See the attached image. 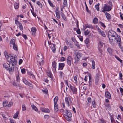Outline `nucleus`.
Wrapping results in <instances>:
<instances>
[{
    "label": "nucleus",
    "mask_w": 123,
    "mask_h": 123,
    "mask_svg": "<svg viewBox=\"0 0 123 123\" xmlns=\"http://www.w3.org/2000/svg\"><path fill=\"white\" fill-rule=\"evenodd\" d=\"M117 34L116 33L112 30H109L108 33V36L110 42H112L114 40V39L115 38Z\"/></svg>",
    "instance_id": "nucleus-1"
},
{
    "label": "nucleus",
    "mask_w": 123,
    "mask_h": 123,
    "mask_svg": "<svg viewBox=\"0 0 123 123\" xmlns=\"http://www.w3.org/2000/svg\"><path fill=\"white\" fill-rule=\"evenodd\" d=\"M66 114L64 115L65 118L68 121H71V117H72V114L71 112L69 110H66L65 111Z\"/></svg>",
    "instance_id": "nucleus-2"
},
{
    "label": "nucleus",
    "mask_w": 123,
    "mask_h": 123,
    "mask_svg": "<svg viewBox=\"0 0 123 123\" xmlns=\"http://www.w3.org/2000/svg\"><path fill=\"white\" fill-rule=\"evenodd\" d=\"M10 61L9 62L11 64L12 66L17 64V61L15 57L11 56L10 57Z\"/></svg>",
    "instance_id": "nucleus-3"
},
{
    "label": "nucleus",
    "mask_w": 123,
    "mask_h": 123,
    "mask_svg": "<svg viewBox=\"0 0 123 123\" xmlns=\"http://www.w3.org/2000/svg\"><path fill=\"white\" fill-rule=\"evenodd\" d=\"M104 44V43H103L101 40H99L98 43V47L100 53H101L102 52V50L100 48L102 47Z\"/></svg>",
    "instance_id": "nucleus-4"
},
{
    "label": "nucleus",
    "mask_w": 123,
    "mask_h": 123,
    "mask_svg": "<svg viewBox=\"0 0 123 123\" xmlns=\"http://www.w3.org/2000/svg\"><path fill=\"white\" fill-rule=\"evenodd\" d=\"M116 36H117V37H116V36L115 38L114 39V40L115 39L116 40L117 43H118L119 44V46L120 47L121 46V43L120 37L118 35H117Z\"/></svg>",
    "instance_id": "nucleus-5"
},
{
    "label": "nucleus",
    "mask_w": 123,
    "mask_h": 123,
    "mask_svg": "<svg viewBox=\"0 0 123 123\" xmlns=\"http://www.w3.org/2000/svg\"><path fill=\"white\" fill-rule=\"evenodd\" d=\"M73 58L70 56L68 57L67 59V62L69 66L71 65V62L73 61Z\"/></svg>",
    "instance_id": "nucleus-6"
},
{
    "label": "nucleus",
    "mask_w": 123,
    "mask_h": 123,
    "mask_svg": "<svg viewBox=\"0 0 123 123\" xmlns=\"http://www.w3.org/2000/svg\"><path fill=\"white\" fill-rule=\"evenodd\" d=\"M71 99L69 97H66L65 98V100L66 102V103L67 104L68 106H69L70 105L69 101L71 103Z\"/></svg>",
    "instance_id": "nucleus-7"
},
{
    "label": "nucleus",
    "mask_w": 123,
    "mask_h": 123,
    "mask_svg": "<svg viewBox=\"0 0 123 123\" xmlns=\"http://www.w3.org/2000/svg\"><path fill=\"white\" fill-rule=\"evenodd\" d=\"M70 87L74 94H76L77 93V90L76 88L71 85H70Z\"/></svg>",
    "instance_id": "nucleus-8"
},
{
    "label": "nucleus",
    "mask_w": 123,
    "mask_h": 123,
    "mask_svg": "<svg viewBox=\"0 0 123 123\" xmlns=\"http://www.w3.org/2000/svg\"><path fill=\"white\" fill-rule=\"evenodd\" d=\"M104 9L106 11H109L111 9V7L109 5L106 4H105L104 7Z\"/></svg>",
    "instance_id": "nucleus-9"
},
{
    "label": "nucleus",
    "mask_w": 123,
    "mask_h": 123,
    "mask_svg": "<svg viewBox=\"0 0 123 123\" xmlns=\"http://www.w3.org/2000/svg\"><path fill=\"white\" fill-rule=\"evenodd\" d=\"M42 56H40V58L41 59H37V62L40 66L43 65L44 63V61H43V59H42Z\"/></svg>",
    "instance_id": "nucleus-10"
},
{
    "label": "nucleus",
    "mask_w": 123,
    "mask_h": 123,
    "mask_svg": "<svg viewBox=\"0 0 123 123\" xmlns=\"http://www.w3.org/2000/svg\"><path fill=\"white\" fill-rule=\"evenodd\" d=\"M15 23L17 25H18L20 28V29L22 31L23 30V28L22 24L19 22L18 20H15Z\"/></svg>",
    "instance_id": "nucleus-11"
},
{
    "label": "nucleus",
    "mask_w": 123,
    "mask_h": 123,
    "mask_svg": "<svg viewBox=\"0 0 123 123\" xmlns=\"http://www.w3.org/2000/svg\"><path fill=\"white\" fill-rule=\"evenodd\" d=\"M10 67V65H9L8 63H4L3 65V67L5 68L6 69L8 70H9V67Z\"/></svg>",
    "instance_id": "nucleus-12"
},
{
    "label": "nucleus",
    "mask_w": 123,
    "mask_h": 123,
    "mask_svg": "<svg viewBox=\"0 0 123 123\" xmlns=\"http://www.w3.org/2000/svg\"><path fill=\"white\" fill-rule=\"evenodd\" d=\"M105 96L109 99H110L111 98V96L109 92L108 91H106L105 93Z\"/></svg>",
    "instance_id": "nucleus-13"
},
{
    "label": "nucleus",
    "mask_w": 123,
    "mask_h": 123,
    "mask_svg": "<svg viewBox=\"0 0 123 123\" xmlns=\"http://www.w3.org/2000/svg\"><path fill=\"white\" fill-rule=\"evenodd\" d=\"M55 45L54 44H51L50 47L53 52L56 50V48L55 47Z\"/></svg>",
    "instance_id": "nucleus-14"
},
{
    "label": "nucleus",
    "mask_w": 123,
    "mask_h": 123,
    "mask_svg": "<svg viewBox=\"0 0 123 123\" xmlns=\"http://www.w3.org/2000/svg\"><path fill=\"white\" fill-rule=\"evenodd\" d=\"M75 54L76 55V57L80 58L81 57L82 54L80 53L79 52H75Z\"/></svg>",
    "instance_id": "nucleus-15"
},
{
    "label": "nucleus",
    "mask_w": 123,
    "mask_h": 123,
    "mask_svg": "<svg viewBox=\"0 0 123 123\" xmlns=\"http://www.w3.org/2000/svg\"><path fill=\"white\" fill-rule=\"evenodd\" d=\"M31 30L32 35L35 36L36 31V28L35 27H32L31 28Z\"/></svg>",
    "instance_id": "nucleus-16"
},
{
    "label": "nucleus",
    "mask_w": 123,
    "mask_h": 123,
    "mask_svg": "<svg viewBox=\"0 0 123 123\" xmlns=\"http://www.w3.org/2000/svg\"><path fill=\"white\" fill-rule=\"evenodd\" d=\"M42 111L44 112L49 113L50 112L49 110L47 108H42Z\"/></svg>",
    "instance_id": "nucleus-17"
},
{
    "label": "nucleus",
    "mask_w": 123,
    "mask_h": 123,
    "mask_svg": "<svg viewBox=\"0 0 123 123\" xmlns=\"http://www.w3.org/2000/svg\"><path fill=\"white\" fill-rule=\"evenodd\" d=\"M64 64L60 63L59 64V68L60 69L62 70L63 69V68L64 66Z\"/></svg>",
    "instance_id": "nucleus-18"
},
{
    "label": "nucleus",
    "mask_w": 123,
    "mask_h": 123,
    "mask_svg": "<svg viewBox=\"0 0 123 123\" xmlns=\"http://www.w3.org/2000/svg\"><path fill=\"white\" fill-rule=\"evenodd\" d=\"M32 108L36 111H38V109L34 105L31 104Z\"/></svg>",
    "instance_id": "nucleus-19"
},
{
    "label": "nucleus",
    "mask_w": 123,
    "mask_h": 123,
    "mask_svg": "<svg viewBox=\"0 0 123 123\" xmlns=\"http://www.w3.org/2000/svg\"><path fill=\"white\" fill-rule=\"evenodd\" d=\"M106 17L108 20L110 19L111 18V17L110 14L106 13L105 14Z\"/></svg>",
    "instance_id": "nucleus-20"
},
{
    "label": "nucleus",
    "mask_w": 123,
    "mask_h": 123,
    "mask_svg": "<svg viewBox=\"0 0 123 123\" xmlns=\"http://www.w3.org/2000/svg\"><path fill=\"white\" fill-rule=\"evenodd\" d=\"M105 108L106 109L108 110H110L111 108V105L110 104H108L105 105Z\"/></svg>",
    "instance_id": "nucleus-21"
},
{
    "label": "nucleus",
    "mask_w": 123,
    "mask_h": 123,
    "mask_svg": "<svg viewBox=\"0 0 123 123\" xmlns=\"http://www.w3.org/2000/svg\"><path fill=\"white\" fill-rule=\"evenodd\" d=\"M47 75L49 77L51 78L52 74L50 71H48L46 72Z\"/></svg>",
    "instance_id": "nucleus-22"
},
{
    "label": "nucleus",
    "mask_w": 123,
    "mask_h": 123,
    "mask_svg": "<svg viewBox=\"0 0 123 123\" xmlns=\"http://www.w3.org/2000/svg\"><path fill=\"white\" fill-rule=\"evenodd\" d=\"M107 51L110 55H112V49L111 48H108L107 49Z\"/></svg>",
    "instance_id": "nucleus-23"
},
{
    "label": "nucleus",
    "mask_w": 123,
    "mask_h": 123,
    "mask_svg": "<svg viewBox=\"0 0 123 123\" xmlns=\"http://www.w3.org/2000/svg\"><path fill=\"white\" fill-rule=\"evenodd\" d=\"M56 16L58 18H60V14L58 10L56 11Z\"/></svg>",
    "instance_id": "nucleus-24"
},
{
    "label": "nucleus",
    "mask_w": 123,
    "mask_h": 123,
    "mask_svg": "<svg viewBox=\"0 0 123 123\" xmlns=\"http://www.w3.org/2000/svg\"><path fill=\"white\" fill-rule=\"evenodd\" d=\"M18 111H17L14 114L13 116V118L15 119L17 118L18 117Z\"/></svg>",
    "instance_id": "nucleus-25"
},
{
    "label": "nucleus",
    "mask_w": 123,
    "mask_h": 123,
    "mask_svg": "<svg viewBox=\"0 0 123 123\" xmlns=\"http://www.w3.org/2000/svg\"><path fill=\"white\" fill-rule=\"evenodd\" d=\"M58 97L57 96L55 97L54 99V103L57 104V103L58 100Z\"/></svg>",
    "instance_id": "nucleus-26"
},
{
    "label": "nucleus",
    "mask_w": 123,
    "mask_h": 123,
    "mask_svg": "<svg viewBox=\"0 0 123 123\" xmlns=\"http://www.w3.org/2000/svg\"><path fill=\"white\" fill-rule=\"evenodd\" d=\"M56 63L54 61L52 62V66L55 69H56Z\"/></svg>",
    "instance_id": "nucleus-27"
},
{
    "label": "nucleus",
    "mask_w": 123,
    "mask_h": 123,
    "mask_svg": "<svg viewBox=\"0 0 123 123\" xmlns=\"http://www.w3.org/2000/svg\"><path fill=\"white\" fill-rule=\"evenodd\" d=\"M23 81L25 84L26 85L27 84L29 83L27 80L25 78L23 79Z\"/></svg>",
    "instance_id": "nucleus-28"
},
{
    "label": "nucleus",
    "mask_w": 123,
    "mask_h": 123,
    "mask_svg": "<svg viewBox=\"0 0 123 123\" xmlns=\"http://www.w3.org/2000/svg\"><path fill=\"white\" fill-rule=\"evenodd\" d=\"M37 59H41L40 58V56H42V59H43V55L41 54H39L38 55H37Z\"/></svg>",
    "instance_id": "nucleus-29"
},
{
    "label": "nucleus",
    "mask_w": 123,
    "mask_h": 123,
    "mask_svg": "<svg viewBox=\"0 0 123 123\" xmlns=\"http://www.w3.org/2000/svg\"><path fill=\"white\" fill-rule=\"evenodd\" d=\"M92 68L93 69H94L95 68V62L94 60H93L92 61Z\"/></svg>",
    "instance_id": "nucleus-30"
},
{
    "label": "nucleus",
    "mask_w": 123,
    "mask_h": 123,
    "mask_svg": "<svg viewBox=\"0 0 123 123\" xmlns=\"http://www.w3.org/2000/svg\"><path fill=\"white\" fill-rule=\"evenodd\" d=\"M5 56L6 59H8L9 57V55L7 54V53L6 51H5L4 52Z\"/></svg>",
    "instance_id": "nucleus-31"
},
{
    "label": "nucleus",
    "mask_w": 123,
    "mask_h": 123,
    "mask_svg": "<svg viewBox=\"0 0 123 123\" xmlns=\"http://www.w3.org/2000/svg\"><path fill=\"white\" fill-rule=\"evenodd\" d=\"M14 67L13 66V67H10L9 68V70H8L10 72H12L14 71Z\"/></svg>",
    "instance_id": "nucleus-32"
},
{
    "label": "nucleus",
    "mask_w": 123,
    "mask_h": 123,
    "mask_svg": "<svg viewBox=\"0 0 123 123\" xmlns=\"http://www.w3.org/2000/svg\"><path fill=\"white\" fill-rule=\"evenodd\" d=\"M13 48L14 50L17 51L18 50V46L17 45L15 44L13 45Z\"/></svg>",
    "instance_id": "nucleus-33"
},
{
    "label": "nucleus",
    "mask_w": 123,
    "mask_h": 123,
    "mask_svg": "<svg viewBox=\"0 0 123 123\" xmlns=\"http://www.w3.org/2000/svg\"><path fill=\"white\" fill-rule=\"evenodd\" d=\"M14 6L15 8L16 9H17L19 8V5L18 3H16L14 4Z\"/></svg>",
    "instance_id": "nucleus-34"
},
{
    "label": "nucleus",
    "mask_w": 123,
    "mask_h": 123,
    "mask_svg": "<svg viewBox=\"0 0 123 123\" xmlns=\"http://www.w3.org/2000/svg\"><path fill=\"white\" fill-rule=\"evenodd\" d=\"M10 43L13 45L15 44V40L13 39H11L10 41Z\"/></svg>",
    "instance_id": "nucleus-35"
},
{
    "label": "nucleus",
    "mask_w": 123,
    "mask_h": 123,
    "mask_svg": "<svg viewBox=\"0 0 123 123\" xmlns=\"http://www.w3.org/2000/svg\"><path fill=\"white\" fill-rule=\"evenodd\" d=\"M80 58L77 57H75V63H78L79 61Z\"/></svg>",
    "instance_id": "nucleus-36"
},
{
    "label": "nucleus",
    "mask_w": 123,
    "mask_h": 123,
    "mask_svg": "<svg viewBox=\"0 0 123 123\" xmlns=\"http://www.w3.org/2000/svg\"><path fill=\"white\" fill-rule=\"evenodd\" d=\"M62 14L61 16H62L63 18L65 20H66V17L65 16V15L62 12L61 13Z\"/></svg>",
    "instance_id": "nucleus-37"
},
{
    "label": "nucleus",
    "mask_w": 123,
    "mask_h": 123,
    "mask_svg": "<svg viewBox=\"0 0 123 123\" xmlns=\"http://www.w3.org/2000/svg\"><path fill=\"white\" fill-rule=\"evenodd\" d=\"M98 20L97 18H94L93 20V22L95 23H96L98 22Z\"/></svg>",
    "instance_id": "nucleus-38"
},
{
    "label": "nucleus",
    "mask_w": 123,
    "mask_h": 123,
    "mask_svg": "<svg viewBox=\"0 0 123 123\" xmlns=\"http://www.w3.org/2000/svg\"><path fill=\"white\" fill-rule=\"evenodd\" d=\"M22 110L23 111L26 110V108L25 104H23L22 105Z\"/></svg>",
    "instance_id": "nucleus-39"
},
{
    "label": "nucleus",
    "mask_w": 123,
    "mask_h": 123,
    "mask_svg": "<svg viewBox=\"0 0 123 123\" xmlns=\"http://www.w3.org/2000/svg\"><path fill=\"white\" fill-rule=\"evenodd\" d=\"M99 4L98 3L97 4L95 5V7L98 11H99Z\"/></svg>",
    "instance_id": "nucleus-40"
},
{
    "label": "nucleus",
    "mask_w": 123,
    "mask_h": 123,
    "mask_svg": "<svg viewBox=\"0 0 123 123\" xmlns=\"http://www.w3.org/2000/svg\"><path fill=\"white\" fill-rule=\"evenodd\" d=\"M27 85H28V86L30 87V89H32L33 88V86L31 83L29 82Z\"/></svg>",
    "instance_id": "nucleus-41"
},
{
    "label": "nucleus",
    "mask_w": 123,
    "mask_h": 123,
    "mask_svg": "<svg viewBox=\"0 0 123 123\" xmlns=\"http://www.w3.org/2000/svg\"><path fill=\"white\" fill-rule=\"evenodd\" d=\"M90 32V31L87 30L84 32V33L85 35H88Z\"/></svg>",
    "instance_id": "nucleus-42"
},
{
    "label": "nucleus",
    "mask_w": 123,
    "mask_h": 123,
    "mask_svg": "<svg viewBox=\"0 0 123 123\" xmlns=\"http://www.w3.org/2000/svg\"><path fill=\"white\" fill-rule=\"evenodd\" d=\"M42 91L45 94H47L48 93V90L47 89H45V90H42Z\"/></svg>",
    "instance_id": "nucleus-43"
},
{
    "label": "nucleus",
    "mask_w": 123,
    "mask_h": 123,
    "mask_svg": "<svg viewBox=\"0 0 123 123\" xmlns=\"http://www.w3.org/2000/svg\"><path fill=\"white\" fill-rule=\"evenodd\" d=\"M100 34L104 37H106L105 35V34L104 32L103 31L101 32H100Z\"/></svg>",
    "instance_id": "nucleus-44"
},
{
    "label": "nucleus",
    "mask_w": 123,
    "mask_h": 123,
    "mask_svg": "<svg viewBox=\"0 0 123 123\" xmlns=\"http://www.w3.org/2000/svg\"><path fill=\"white\" fill-rule=\"evenodd\" d=\"M85 6H86V10L87 12H88L89 13V12H90L89 11V10H88L87 6V5L86 4L85 2Z\"/></svg>",
    "instance_id": "nucleus-45"
},
{
    "label": "nucleus",
    "mask_w": 123,
    "mask_h": 123,
    "mask_svg": "<svg viewBox=\"0 0 123 123\" xmlns=\"http://www.w3.org/2000/svg\"><path fill=\"white\" fill-rule=\"evenodd\" d=\"M13 103L12 102H10L7 105V106L8 107H10L12 105H13Z\"/></svg>",
    "instance_id": "nucleus-46"
},
{
    "label": "nucleus",
    "mask_w": 123,
    "mask_h": 123,
    "mask_svg": "<svg viewBox=\"0 0 123 123\" xmlns=\"http://www.w3.org/2000/svg\"><path fill=\"white\" fill-rule=\"evenodd\" d=\"M37 4L41 8H42V5L41 3L39 1H37Z\"/></svg>",
    "instance_id": "nucleus-47"
},
{
    "label": "nucleus",
    "mask_w": 123,
    "mask_h": 123,
    "mask_svg": "<svg viewBox=\"0 0 123 123\" xmlns=\"http://www.w3.org/2000/svg\"><path fill=\"white\" fill-rule=\"evenodd\" d=\"M22 35L23 36L25 40H26L27 39V38L26 35L25 34H22Z\"/></svg>",
    "instance_id": "nucleus-48"
},
{
    "label": "nucleus",
    "mask_w": 123,
    "mask_h": 123,
    "mask_svg": "<svg viewBox=\"0 0 123 123\" xmlns=\"http://www.w3.org/2000/svg\"><path fill=\"white\" fill-rule=\"evenodd\" d=\"M73 78L74 80L75 81V83H77V77L76 76H74L73 77Z\"/></svg>",
    "instance_id": "nucleus-49"
},
{
    "label": "nucleus",
    "mask_w": 123,
    "mask_h": 123,
    "mask_svg": "<svg viewBox=\"0 0 123 123\" xmlns=\"http://www.w3.org/2000/svg\"><path fill=\"white\" fill-rule=\"evenodd\" d=\"M8 102H7L5 101L4 102L3 104V106H6L7 105Z\"/></svg>",
    "instance_id": "nucleus-50"
},
{
    "label": "nucleus",
    "mask_w": 123,
    "mask_h": 123,
    "mask_svg": "<svg viewBox=\"0 0 123 123\" xmlns=\"http://www.w3.org/2000/svg\"><path fill=\"white\" fill-rule=\"evenodd\" d=\"M99 75L98 74H96V80L98 81L99 80L98 78L99 77Z\"/></svg>",
    "instance_id": "nucleus-51"
},
{
    "label": "nucleus",
    "mask_w": 123,
    "mask_h": 123,
    "mask_svg": "<svg viewBox=\"0 0 123 123\" xmlns=\"http://www.w3.org/2000/svg\"><path fill=\"white\" fill-rule=\"evenodd\" d=\"M21 72L23 74H25V69L23 68L21 69Z\"/></svg>",
    "instance_id": "nucleus-52"
},
{
    "label": "nucleus",
    "mask_w": 123,
    "mask_h": 123,
    "mask_svg": "<svg viewBox=\"0 0 123 123\" xmlns=\"http://www.w3.org/2000/svg\"><path fill=\"white\" fill-rule=\"evenodd\" d=\"M99 23L100 24V25L102 26L104 28H105V27L106 26L104 23H102L101 22H99Z\"/></svg>",
    "instance_id": "nucleus-53"
},
{
    "label": "nucleus",
    "mask_w": 123,
    "mask_h": 123,
    "mask_svg": "<svg viewBox=\"0 0 123 123\" xmlns=\"http://www.w3.org/2000/svg\"><path fill=\"white\" fill-rule=\"evenodd\" d=\"M55 111V112H57L58 110V107H54Z\"/></svg>",
    "instance_id": "nucleus-54"
},
{
    "label": "nucleus",
    "mask_w": 123,
    "mask_h": 123,
    "mask_svg": "<svg viewBox=\"0 0 123 123\" xmlns=\"http://www.w3.org/2000/svg\"><path fill=\"white\" fill-rule=\"evenodd\" d=\"M92 104L93 107H96L95 102L94 101H93L92 102Z\"/></svg>",
    "instance_id": "nucleus-55"
},
{
    "label": "nucleus",
    "mask_w": 123,
    "mask_h": 123,
    "mask_svg": "<svg viewBox=\"0 0 123 123\" xmlns=\"http://www.w3.org/2000/svg\"><path fill=\"white\" fill-rule=\"evenodd\" d=\"M121 92L122 95H123V89L121 88L120 87L119 88Z\"/></svg>",
    "instance_id": "nucleus-56"
},
{
    "label": "nucleus",
    "mask_w": 123,
    "mask_h": 123,
    "mask_svg": "<svg viewBox=\"0 0 123 123\" xmlns=\"http://www.w3.org/2000/svg\"><path fill=\"white\" fill-rule=\"evenodd\" d=\"M60 75V76L61 77H62V76L63 74V73L62 71H60L59 72Z\"/></svg>",
    "instance_id": "nucleus-57"
},
{
    "label": "nucleus",
    "mask_w": 123,
    "mask_h": 123,
    "mask_svg": "<svg viewBox=\"0 0 123 123\" xmlns=\"http://www.w3.org/2000/svg\"><path fill=\"white\" fill-rule=\"evenodd\" d=\"M48 2L49 4L50 5V6L52 7H53V4L51 2L50 0H48Z\"/></svg>",
    "instance_id": "nucleus-58"
},
{
    "label": "nucleus",
    "mask_w": 123,
    "mask_h": 123,
    "mask_svg": "<svg viewBox=\"0 0 123 123\" xmlns=\"http://www.w3.org/2000/svg\"><path fill=\"white\" fill-rule=\"evenodd\" d=\"M89 39L88 38H87L85 40V43L86 44H88L89 43Z\"/></svg>",
    "instance_id": "nucleus-59"
},
{
    "label": "nucleus",
    "mask_w": 123,
    "mask_h": 123,
    "mask_svg": "<svg viewBox=\"0 0 123 123\" xmlns=\"http://www.w3.org/2000/svg\"><path fill=\"white\" fill-rule=\"evenodd\" d=\"M77 33L78 34H80L81 33V32L80 29H79L77 30L76 31Z\"/></svg>",
    "instance_id": "nucleus-60"
},
{
    "label": "nucleus",
    "mask_w": 123,
    "mask_h": 123,
    "mask_svg": "<svg viewBox=\"0 0 123 123\" xmlns=\"http://www.w3.org/2000/svg\"><path fill=\"white\" fill-rule=\"evenodd\" d=\"M87 100L88 102L89 103H91V98L90 97L88 98L87 99Z\"/></svg>",
    "instance_id": "nucleus-61"
},
{
    "label": "nucleus",
    "mask_w": 123,
    "mask_h": 123,
    "mask_svg": "<svg viewBox=\"0 0 123 123\" xmlns=\"http://www.w3.org/2000/svg\"><path fill=\"white\" fill-rule=\"evenodd\" d=\"M31 12H32V15H33L34 17H36V13H35L34 12L32 11L31 10Z\"/></svg>",
    "instance_id": "nucleus-62"
},
{
    "label": "nucleus",
    "mask_w": 123,
    "mask_h": 123,
    "mask_svg": "<svg viewBox=\"0 0 123 123\" xmlns=\"http://www.w3.org/2000/svg\"><path fill=\"white\" fill-rule=\"evenodd\" d=\"M11 123H16V122L13 120L10 119Z\"/></svg>",
    "instance_id": "nucleus-63"
},
{
    "label": "nucleus",
    "mask_w": 123,
    "mask_h": 123,
    "mask_svg": "<svg viewBox=\"0 0 123 123\" xmlns=\"http://www.w3.org/2000/svg\"><path fill=\"white\" fill-rule=\"evenodd\" d=\"M44 117L45 119H48L49 118V116L48 115H45L44 116Z\"/></svg>",
    "instance_id": "nucleus-64"
}]
</instances>
